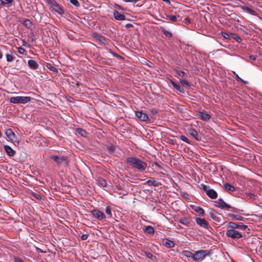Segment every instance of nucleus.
I'll use <instances>...</instances> for the list:
<instances>
[{
	"instance_id": "1",
	"label": "nucleus",
	"mask_w": 262,
	"mask_h": 262,
	"mask_svg": "<svg viewBox=\"0 0 262 262\" xmlns=\"http://www.w3.org/2000/svg\"><path fill=\"white\" fill-rule=\"evenodd\" d=\"M125 162L132 167L140 171H144L147 167V163L138 158L129 157L125 159Z\"/></svg>"
},
{
	"instance_id": "2",
	"label": "nucleus",
	"mask_w": 262,
	"mask_h": 262,
	"mask_svg": "<svg viewBox=\"0 0 262 262\" xmlns=\"http://www.w3.org/2000/svg\"><path fill=\"white\" fill-rule=\"evenodd\" d=\"M211 254L210 251L207 250H200L194 252L193 260L195 261H201L207 256Z\"/></svg>"
},
{
	"instance_id": "3",
	"label": "nucleus",
	"mask_w": 262,
	"mask_h": 262,
	"mask_svg": "<svg viewBox=\"0 0 262 262\" xmlns=\"http://www.w3.org/2000/svg\"><path fill=\"white\" fill-rule=\"evenodd\" d=\"M31 97L28 96H16L10 98V102L15 104H25L31 100Z\"/></svg>"
},
{
	"instance_id": "4",
	"label": "nucleus",
	"mask_w": 262,
	"mask_h": 262,
	"mask_svg": "<svg viewBox=\"0 0 262 262\" xmlns=\"http://www.w3.org/2000/svg\"><path fill=\"white\" fill-rule=\"evenodd\" d=\"M226 235L232 239H239L243 237L242 233L237 230L231 228H228L226 231Z\"/></svg>"
},
{
	"instance_id": "5",
	"label": "nucleus",
	"mask_w": 262,
	"mask_h": 262,
	"mask_svg": "<svg viewBox=\"0 0 262 262\" xmlns=\"http://www.w3.org/2000/svg\"><path fill=\"white\" fill-rule=\"evenodd\" d=\"M50 158L53 160L59 165L67 166L68 164L66 157H59L57 155H52L50 156Z\"/></svg>"
},
{
	"instance_id": "6",
	"label": "nucleus",
	"mask_w": 262,
	"mask_h": 262,
	"mask_svg": "<svg viewBox=\"0 0 262 262\" xmlns=\"http://www.w3.org/2000/svg\"><path fill=\"white\" fill-rule=\"evenodd\" d=\"M208 214L209 216L213 220L214 223L217 224L221 222L222 215L217 213L216 211L213 209H210Z\"/></svg>"
},
{
	"instance_id": "7",
	"label": "nucleus",
	"mask_w": 262,
	"mask_h": 262,
	"mask_svg": "<svg viewBox=\"0 0 262 262\" xmlns=\"http://www.w3.org/2000/svg\"><path fill=\"white\" fill-rule=\"evenodd\" d=\"M216 205L215 206L217 207L221 208H227V209H232V210L236 212V209L234 207H231L229 204L225 203L222 199H219L215 202Z\"/></svg>"
},
{
	"instance_id": "8",
	"label": "nucleus",
	"mask_w": 262,
	"mask_h": 262,
	"mask_svg": "<svg viewBox=\"0 0 262 262\" xmlns=\"http://www.w3.org/2000/svg\"><path fill=\"white\" fill-rule=\"evenodd\" d=\"M90 212L94 217L99 221L104 220L106 218V216L104 213L99 210L93 209L91 210Z\"/></svg>"
},
{
	"instance_id": "9",
	"label": "nucleus",
	"mask_w": 262,
	"mask_h": 262,
	"mask_svg": "<svg viewBox=\"0 0 262 262\" xmlns=\"http://www.w3.org/2000/svg\"><path fill=\"white\" fill-rule=\"evenodd\" d=\"M227 226L228 228H231V229H233L235 230L236 229H241L243 230H245V229H246L248 227V226L247 225H243L241 223H235L232 222H229L227 224Z\"/></svg>"
},
{
	"instance_id": "10",
	"label": "nucleus",
	"mask_w": 262,
	"mask_h": 262,
	"mask_svg": "<svg viewBox=\"0 0 262 262\" xmlns=\"http://www.w3.org/2000/svg\"><path fill=\"white\" fill-rule=\"evenodd\" d=\"M197 115L201 120L206 122L209 121L211 118V115L207 112H199Z\"/></svg>"
},
{
	"instance_id": "11",
	"label": "nucleus",
	"mask_w": 262,
	"mask_h": 262,
	"mask_svg": "<svg viewBox=\"0 0 262 262\" xmlns=\"http://www.w3.org/2000/svg\"><path fill=\"white\" fill-rule=\"evenodd\" d=\"M136 116L142 121H150L148 115L142 111H137L136 112Z\"/></svg>"
},
{
	"instance_id": "12",
	"label": "nucleus",
	"mask_w": 262,
	"mask_h": 262,
	"mask_svg": "<svg viewBox=\"0 0 262 262\" xmlns=\"http://www.w3.org/2000/svg\"><path fill=\"white\" fill-rule=\"evenodd\" d=\"M196 223L198 225L204 228L208 227V223L204 219L197 217L195 219Z\"/></svg>"
},
{
	"instance_id": "13",
	"label": "nucleus",
	"mask_w": 262,
	"mask_h": 262,
	"mask_svg": "<svg viewBox=\"0 0 262 262\" xmlns=\"http://www.w3.org/2000/svg\"><path fill=\"white\" fill-rule=\"evenodd\" d=\"M6 136L12 141H16V135L11 129H7L5 132Z\"/></svg>"
},
{
	"instance_id": "14",
	"label": "nucleus",
	"mask_w": 262,
	"mask_h": 262,
	"mask_svg": "<svg viewBox=\"0 0 262 262\" xmlns=\"http://www.w3.org/2000/svg\"><path fill=\"white\" fill-rule=\"evenodd\" d=\"M19 22L23 24V25H24L26 28L30 29H32L33 24L29 19H23L20 18L19 19Z\"/></svg>"
},
{
	"instance_id": "15",
	"label": "nucleus",
	"mask_w": 262,
	"mask_h": 262,
	"mask_svg": "<svg viewBox=\"0 0 262 262\" xmlns=\"http://www.w3.org/2000/svg\"><path fill=\"white\" fill-rule=\"evenodd\" d=\"M162 244L165 247L168 248H173L175 246L174 243L173 241L167 238L163 239Z\"/></svg>"
},
{
	"instance_id": "16",
	"label": "nucleus",
	"mask_w": 262,
	"mask_h": 262,
	"mask_svg": "<svg viewBox=\"0 0 262 262\" xmlns=\"http://www.w3.org/2000/svg\"><path fill=\"white\" fill-rule=\"evenodd\" d=\"M28 66L29 68L32 70H36L38 68V63L34 60L30 59L28 61Z\"/></svg>"
},
{
	"instance_id": "17",
	"label": "nucleus",
	"mask_w": 262,
	"mask_h": 262,
	"mask_svg": "<svg viewBox=\"0 0 262 262\" xmlns=\"http://www.w3.org/2000/svg\"><path fill=\"white\" fill-rule=\"evenodd\" d=\"M145 184L148 186H154L155 187H158L161 185V183L155 181L154 178H150V179L146 181Z\"/></svg>"
},
{
	"instance_id": "18",
	"label": "nucleus",
	"mask_w": 262,
	"mask_h": 262,
	"mask_svg": "<svg viewBox=\"0 0 262 262\" xmlns=\"http://www.w3.org/2000/svg\"><path fill=\"white\" fill-rule=\"evenodd\" d=\"M4 149L8 155L10 157L14 156L16 153V151L9 145H5Z\"/></svg>"
},
{
	"instance_id": "19",
	"label": "nucleus",
	"mask_w": 262,
	"mask_h": 262,
	"mask_svg": "<svg viewBox=\"0 0 262 262\" xmlns=\"http://www.w3.org/2000/svg\"><path fill=\"white\" fill-rule=\"evenodd\" d=\"M163 18L170 20L172 22H177L178 20V18H179V19H181V17H180V15L179 14H177V16L176 15H166V17H163Z\"/></svg>"
},
{
	"instance_id": "20",
	"label": "nucleus",
	"mask_w": 262,
	"mask_h": 262,
	"mask_svg": "<svg viewBox=\"0 0 262 262\" xmlns=\"http://www.w3.org/2000/svg\"><path fill=\"white\" fill-rule=\"evenodd\" d=\"M113 15L115 18L118 20H123L125 19V16L121 13H120L117 10H115L113 12Z\"/></svg>"
},
{
	"instance_id": "21",
	"label": "nucleus",
	"mask_w": 262,
	"mask_h": 262,
	"mask_svg": "<svg viewBox=\"0 0 262 262\" xmlns=\"http://www.w3.org/2000/svg\"><path fill=\"white\" fill-rule=\"evenodd\" d=\"M207 195L211 199H214L217 196V192L213 189H209L207 191Z\"/></svg>"
},
{
	"instance_id": "22",
	"label": "nucleus",
	"mask_w": 262,
	"mask_h": 262,
	"mask_svg": "<svg viewBox=\"0 0 262 262\" xmlns=\"http://www.w3.org/2000/svg\"><path fill=\"white\" fill-rule=\"evenodd\" d=\"M52 10L56 12L60 15H62L63 14L64 11L62 7L59 5L58 4H56L55 6L53 8H51Z\"/></svg>"
},
{
	"instance_id": "23",
	"label": "nucleus",
	"mask_w": 262,
	"mask_h": 262,
	"mask_svg": "<svg viewBox=\"0 0 262 262\" xmlns=\"http://www.w3.org/2000/svg\"><path fill=\"white\" fill-rule=\"evenodd\" d=\"M241 8L242 10L246 11V12H248L249 14L252 15L256 16L257 15V13L255 11L253 10V9L250 8L248 7L242 6H241Z\"/></svg>"
},
{
	"instance_id": "24",
	"label": "nucleus",
	"mask_w": 262,
	"mask_h": 262,
	"mask_svg": "<svg viewBox=\"0 0 262 262\" xmlns=\"http://www.w3.org/2000/svg\"><path fill=\"white\" fill-rule=\"evenodd\" d=\"M143 230L144 232L150 235L153 234L155 232L154 228L151 226H144L143 228Z\"/></svg>"
},
{
	"instance_id": "25",
	"label": "nucleus",
	"mask_w": 262,
	"mask_h": 262,
	"mask_svg": "<svg viewBox=\"0 0 262 262\" xmlns=\"http://www.w3.org/2000/svg\"><path fill=\"white\" fill-rule=\"evenodd\" d=\"M188 133L193 137L196 140L200 141V139L199 138L198 134L197 132L192 128H191L188 129Z\"/></svg>"
},
{
	"instance_id": "26",
	"label": "nucleus",
	"mask_w": 262,
	"mask_h": 262,
	"mask_svg": "<svg viewBox=\"0 0 262 262\" xmlns=\"http://www.w3.org/2000/svg\"><path fill=\"white\" fill-rule=\"evenodd\" d=\"M228 216L234 220L243 221L244 220V217L239 214H228Z\"/></svg>"
},
{
	"instance_id": "27",
	"label": "nucleus",
	"mask_w": 262,
	"mask_h": 262,
	"mask_svg": "<svg viewBox=\"0 0 262 262\" xmlns=\"http://www.w3.org/2000/svg\"><path fill=\"white\" fill-rule=\"evenodd\" d=\"M170 83L172 84V85L178 91H179L181 93H184V90L183 88H182L179 84H177L174 81L170 80Z\"/></svg>"
},
{
	"instance_id": "28",
	"label": "nucleus",
	"mask_w": 262,
	"mask_h": 262,
	"mask_svg": "<svg viewBox=\"0 0 262 262\" xmlns=\"http://www.w3.org/2000/svg\"><path fill=\"white\" fill-rule=\"evenodd\" d=\"M97 184L99 186L102 187H106L107 186V183L104 179L99 178L97 180Z\"/></svg>"
},
{
	"instance_id": "29",
	"label": "nucleus",
	"mask_w": 262,
	"mask_h": 262,
	"mask_svg": "<svg viewBox=\"0 0 262 262\" xmlns=\"http://www.w3.org/2000/svg\"><path fill=\"white\" fill-rule=\"evenodd\" d=\"M182 254L183 256L187 257H190L193 259V256L194 255V253H192L190 251L187 250H184L182 252Z\"/></svg>"
},
{
	"instance_id": "30",
	"label": "nucleus",
	"mask_w": 262,
	"mask_h": 262,
	"mask_svg": "<svg viewBox=\"0 0 262 262\" xmlns=\"http://www.w3.org/2000/svg\"><path fill=\"white\" fill-rule=\"evenodd\" d=\"M76 132L77 133L81 135L82 137H86L88 133L87 132L83 129L81 128H77L76 129Z\"/></svg>"
},
{
	"instance_id": "31",
	"label": "nucleus",
	"mask_w": 262,
	"mask_h": 262,
	"mask_svg": "<svg viewBox=\"0 0 262 262\" xmlns=\"http://www.w3.org/2000/svg\"><path fill=\"white\" fill-rule=\"evenodd\" d=\"M193 210L196 212H197L198 213H199V214L203 216L205 214V211L204 210L200 207H199V206H195L193 208Z\"/></svg>"
},
{
	"instance_id": "32",
	"label": "nucleus",
	"mask_w": 262,
	"mask_h": 262,
	"mask_svg": "<svg viewBox=\"0 0 262 262\" xmlns=\"http://www.w3.org/2000/svg\"><path fill=\"white\" fill-rule=\"evenodd\" d=\"M224 187L226 190L229 191H234L235 190V187L229 183H226L224 185Z\"/></svg>"
},
{
	"instance_id": "33",
	"label": "nucleus",
	"mask_w": 262,
	"mask_h": 262,
	"mask_svg": "<svg viewBox=\"0 0 262 262\" xmlns=\"http://www.w3.org/2000/svg\"><path fill=\"white\" fill-rule=\"evenodd\" d=\"M145 255L148 257V258L150 259L152 261H156V257L154 255H153L151 253H149L148 252H144Z\"/></svg>"
},
{
	"instance_id": "34",
	"label": "nucleus",
	"mask_w": 262,
	"mask_h": 262,
	"mask_svg": "<svg viewBox=\"0 0 262 262\" xmlns=\"http://www.w3.org/2000/svg\"><path fill=\"white\" fill-rule=\"evenodd\" d=\"M176 73L178 75V76L181 77L182 78H185L187 76V74L184 71L176 70Z\"/></svg>"
},
{
	"instance_id": "35",
	"label": "nucleus",
	"mask_w": 262,
	"mask_h": 262,
	"mask_svg": "<svg viewBox=\"0 0 262 262\" xmlns=\"http://www.w3.org/2000/svg\"><path fill=\"white\" fill-rule=\"evenodd\" d=\"M247 197L248 199H251L252 200H255L257 198V196L256 194L254 193H252L251 192L246 193Z\"/></svg>"
},
{
	"instance_id": "36",
	"label": "nucleus",
	"mask_w": 262,
	"mask_h": 262,
	"mask_svg": "<svg viewBox=\"0 0 262 262\" xmlns=\"http://www.w3.org/2000/svg\"><path fill=\"white\" fill-rule=\"evenodd\" d=\"M179 222L183 225L188 226L190 223L189 220L186 217H182L179 220Z\"/></svg>"
},
{
	"instance_id": "37",
	"label": "nucleus",
	"mask_w": 262,
	"mask_h": 262,
	"mask_svg": "<svg viewBox=\"0 0 262 262\" xmlns=\"http://www.w3.org/2000/svg\"><path fill=\"white\" fill-rule=\"evenodd\" d=\"M31 197L32 200H33V198H35L37 200H40L41 199V195L39 193L35 192H32L31 194Z\"/></svg>"
},
{
	"instance_id": "38",
	"label": "nucleus",
	"mask_w": 262,
	"mask_h": 262,
	"mask_svg": "<svg viewBox=\"0 0 262 262\" xmlns=\"http://www.w3.org/2000/svg\"><path fill=\"white\" fill-rule=\"evenodd\" d=\"M162 31L167 37L170 38L172 36V34L171 32H169L164 28H162Z\"/></svg>"
},
{
	"instance_id": "39",
	"label": "nucleus",
	"mask_w": 262,
	"mask_h": 262,
	"mask_svg": "<svg viewBox=\"0 0 262 262\" xmlns=\"http://www.w3.org/2000/svg\"><path fill=\"white\" fill-rule=\"evenodd\" d=\"M46 67L48 69H50V70H51L54 72L57 73L58 72V70L55 67L53 66L52 64H51L50 63H47L46 64Z\"/></svg>"
},
{
	"instance_id": "40",
	"label": "nucleus",
	"mask_w": 262,
	"mask_h": 262,
	"mask_svg": "<svg viewBox=\"0 0 262 262\" xmlns=\"http://www.w3.org/2000/svg\"><path fill=\"white\" fill-rule=\"evenodd\" d=\"M6 59L8 62H11L14 59V56L12 55V54H7L6 55Z\"/></svg>"
},
{
	"instance_id": "41",
	"label": "nucleus",
	"mask_w": 262,
	"mask_h": 262,
	"mask_svg": "<svg viewBox=\"0 0 262 262\" xmlns=\"http://www.w3.org/2000/svg\"><path fill=\"white\" fill-rule=\"evenodd\" d=\"M105 211L106 213L110 217H111L112 216V208L110 207H109V206L106 207L105 209Z\"/></svg>"
},
{
	"instance_id": "42",
	"label": "nucleus",
	"mask_w": 262,
	"mask_h": 262,
	"mask_svg": "<svg viewBox=\"0 0 262 262\" xmlns=\"http://www.w3.org/2000/svg\"><path fill=\"white\" fill-rule=\"evenodd\" d=\"M96 38L99 40L100 42H101L102 43H104L106 41V39L104 37L101 36V35H98L97 36Z\"/></svg>"
},
{
	"instance_id": "43",
	"label": "nucleus",
	"mask_w": 262,
	"mask_h": 262,
	"mask_svg": "<svg viewBox=\"0 0 262 262\" xmlns=\"http://www.w3.org/2000/svg\"><path fill=\"white\" fill-rule=\"evenodd\" d=\"M232 37L234 38L237 42L239 43L242 41V38L237 35L232 34Z\"/></svg>"
},
{
	"instance_id": "44",
	"label": "nucleus",
	"mask_w": 262,
	"mask_h": 262,
	"mask_svg": "<svg viewBox=\"0 0 262 262\" xmlns=\"http://www.w3.org/2000/svg\"><path fill=\"white\" fill-rule=\"evenodd\" d=\"M69 2L76 7L80 6V4L77 0H69Z\"/></svg>"
},
{
	"instance_id": "45",
	"label": "nucleus",
	"mask_w": 262,
	"mask_h": 262,
	"mask_svg": "<svg viewBox=\"0 0 262 262\" xmlns=\"http://www.w3.org/2000/svg\"><path fill=\"white\" fill-rule=\"evenodd\" d=\"M180 82L182 84V85H186L188 86H190V83L186 80H185V79H180Z\"/></svg>"
},
{
	"instance_id": "46",
	"label": "nucleus",
	"mask_w": 262,
	"mask_h": 262,
	"mask_svg": "<svg viewBox=\"0 0 262 262\" xmlns=\"http://www.w3.org/2000/svg\"><path fill=\"white\" fill-rule=\"evenodd\" d=\"M180 139L185 142L186 143H188L189 144L190 143V142L189 141V140L185 136H183V135H181L180 137Z\"/></svg>"
},
{
	"instance_id": "47",
	"label": "nucleus",
	"mask_w": 262,
	"mask_h": 262,
	"mask_svg": "<svg viewBox=\"0 0 262 262\" xmlns=\"http://www.w3.org/2000/svg\"><path fill=\"white\" fill-rule=\"evenodd\" d=\"M108 51H109V52L111 53V54H112L114 57H116L119 59L122 58V56H121L120 55H118V54L113 52L111 50H108Z\"/></svg>"
},
{
	"instance_id": "48",
	"label": "nucleus",
	"mask_w": 262,
	"mask_h": 262,
	"mask_svg": "<svg viewBox=\"0 0 262 262\" xmlns=\"http://www.w3.org/2000/svg\"><path fill=\"white\" fill-rule=\"evenodd\" d=\"M18 53L20 54H24L26 52V50L21 47H19L18 48Z\"/></svg>"
},
{
	"instance_id": "49",
	"label": "nucleus",
	"mask_w": 262,
	"mask_h": 262,
	"mask_svg": "<svg viewBox=\"0 0 262 262\" xmlns=\"http://www.w3.org/2000/svg\"><path fill=\"white\" fill-rule=\"evenodd\" d=\"M57 4L56 3V2L55 1V0H52V1L50 2V4H49L48 5L50 6V9L53 8L54 6H55V5Z\"/></svg>"
},
{
	"instance_id": "50",
	"label": "nucleus",
	"mask_w": 262,
	"mask_h": 262,
	"mask_svg": "<svg viewBox=\"0 0 262 262\" xmlns=\"http://www.w3.org/2000/svg\"><path fill=\"white\" fill-rule=\"evenodd\" d=\"M168 143L172 145H174L176 144V141L173 139H168Z\"/></svg>"
},
{
	"instance_id": "51",
	"label": "nucleus",
	"mask_w": 262,
	"mask_h": 262,
	"mask_svg": "<svg viewBox=\"0 0 262 262\" xmlns=\"http://www.w3.org/2000/svg\"><path fill=\"white\" fill-rule=\"evenodd\" d=\"M34 40V34H30L28 36V41H33Z\"/></svg>"
},
{
	"instance_id": "52",
	"label": "nucleus",
	"mask_w": 262,
	"mask_h": 262,
	"mask_svg": "<svg viewBox=\"0 0 262 262\" xmlns=\"http://www.w3.org/2000/svg\"><path fill=\"white\" fill-rule=\"evenodd\" d=\"M89 236V235L87 234H83L81 236V239L83 241L86 240Z\"/></svg>"
},
{
	"instance_id": "53",
	"label": "nucleus",
	"mask_w": 262,
	"mask_h": 262,
	"mask_svg": "<svg viewBox=\"0 0 262 262\" xmlns=\"http://www.w3.org/2000/svg\"><path fill=\"white\" fill-rule=\"evenodd\" d=\"M202 189L207 193V191L209 189L207 188V186L204 184L201 185Z\"/></svg>"
},
{
	"instance_id": "54",
	"label": "nucleus",
	"mask_w": 262,
	"mask_h": 262,
	"mask_svg": "<svg viewBox=\"0 0 262 262\" xmlns=\"http://www.w3.org/2000/svg\"><path fill=\"white\" fill-rule=\"evenodd\" d=\"M150 111L151 114L153 115L156 114L158 113V111L156 108H152Z\"/></svg>"
},
{
	"instance_id": "55",
	"label": "nucleus",
	"mask_w": 262,
	"mask_h": 262,
	"mask_svg": "<svg viewBox=\"0 0 262 262\" xmlns=\"http://www.w3.org/2000/svg\"><path fill=\"white\" fill-rule=\"evenodd\" d=\"M22 45L23 46L28 48L30 47V45L25 40H23Z\"/></svg>"
},
{
	"instance_id": "56",
	"label": "nucleus",
	"mask_w": 262,
	"mask_h": 262,
	"mask_svg": "<svg viewBox=\"0 0 262 262\" xmlns=\"http://www.w3.org/2000/svg\"><path fill=\"white\" fill-rule=\"evenodd\" d=\"M222 36L224 38H226V39H228L229 38V35L226 33H222Z\"/></svg>"
},
{
	"instance_id": "57",
	"label": "nucleus",
	"mask_w": 262,
	"mask_h": 262,
	"mask_svg": "<svg viewBox=\"0 0 262 262\" xmlns=\"http://www.w3.org/2000/svg\"><path fill=\"white\" fill-rule=\"evenodd\" d=\"M257 56L253 55H251L249 56V58L250 60H254L256 59Z\"/></svg>"
},
{
	"instance_id": "58",
	"label": "nucleus",
	"mask_w": 262,
	"mask_h": 262,
	"mask_svg": "<svg viewBox=\"0 0 262 262\" xmlns=\"http://www.w3.org/2000/svg\"><path fill=\"white\" fill-rule=\"evenodd\" d=\"M236 79L237 81H242V82H243L244 83H246L244 81V80L242 78H241L238 76V75L237 74H236Z\"/></svg>"
},
{
	"instance_id": "59",
	"label": "nucleus",
	"mask_w": 262,
	"mask_h": 262,
	"mask_svg": "<svg viewBox=\"0 0 262 262\" xmlns=\"http://www.w3.org/2000/svg\"><path fill=\"white\" fill-rule=\"evenodd\" d=\"M15 262H24L20 258L17 257L15 258Z\"/></svg>"
},
{
	"instance_id": "60",
	"label": "nucleus",
	"mask_w": 262,
	"mask_h": 262,
	"mask_svg": "<svg viewBox=\"0 0 262 262\" xmlns=\"http://www.w3.org/2000/svg\"><path fill=\"white\" fill-rule=\"evenodd\" d=\"M115 7L119 10H124V8L119 5H116Z\"/></svg>"
},
{
	"instance_id": "61",
	"label": "nucleus",
	"mask_w": 262,
	"mask_h": 262,
	"mask_svg": "<svg viewBox=\"0 0 262 262\" xmlns=\"http://www.w3.org/2000/svg\"><path fill=\"white\" fill-rule=\"evenodd\" d=\"M6 5L5 2L3 0H0V6H5Z\"/></svg>"
},
{
	"instance_id": "62",
	"label": "nucleus",
	"mask_w": 262,
	"mask_h": 262,
	"mask_svg": "<svg viewBox=\"0 0 262 262\" xmlns=\"http://www.w3.org/2000/svg\"><path fill=\"white\" fill-rule=\"evenodd\" d=\"M133 27V25H132V24H127L125 25V27H126V28H128H128H130V27Z\"/></svg>"
},
{
	"instance_id": "63",
	"label": "nucleus",
	"mask_w": 262,
	"mask_h": 262,
	"mask_svg": "<svg viewBox=\"0 0 262 262\" xmlns=\"http://www.w3.org/2000/svg\"><path fill=\"white\" fill-rule=\"evenodd\" d=\"M185 20L186 22H187L188 23H190V19L188 17L185 18Z\"/></svg>"
},
{
	"instance_id": "64",
	"label": "nucleus",
	"mask_w": 262,
	"mask_h": 262,
	"mask_svg": "<svg viewBox=\"0 0 262 262\" xmlns=\"http://www.w3.org/2000/svg\"><path fill=\"white\" fill-rule=\"evenodd\" d=\"M163 2L170 5V0H162Z\"/></svg>"
}]
</instances>
